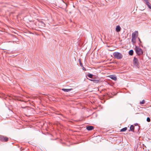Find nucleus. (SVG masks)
Here are the masks:
<instances>
[{"label": "nucleus", "mask_w": 151, "mask_h": 151, "mask_svg": "<svg viewBox=\"0 0 151 151\" xmlns=\"http://www.w3.org/2000/svg\"><path fill=\"white\" fill-rule=\"evenodd\" d=\"M113 55L115 58L117 59H121L123 57L122 54L119 52H115L113 53Z\"/></svg>", "instance_id": "f257e3e1"}, {"label": "nucleus", "mask_w": 151, "mask_h": 151, "mask_svg": "<svg viewBox=\"0 0 151 151\" xmlns=\"http://www.w3.org/2000/svg\"><path fill=\"white\" fill-rule=\"evenodd\" d=\"M135 50L136 53L138 55H142L143 53V52L142 50L140 48L138 47H135Z\"/></svg>", "instance_id": "f03ea898"}, {"label": "nucleus", "mask_w": 151, "mask_h": 151, "mask_svg": "<svg viewBox=\"0 0 151 151\" xmlns=\"http://www.w3.org/2000/svg\"><path fill=\"white\" fill-rule=\"evenodd\" d=\"M138 36V32L135 31L132 33V37H137Z\"/></svg>", "instance_id": "7ed1b4c3"}, {"label": "nucleus", "mask_w": 151, "mask_h": 151, "mask_svg": "<svg viewBox=\"0 0 151 151\" xmlns=\"http://www.w3.org/2000/svg\"><path fill=\"white\" fill-rule=\"evenodd\" d=\"M147 5V6L150 9H151V5L150 4L148 0H146V1L145 2Z\"/></svg>", "instance_id": "20e7f679"}, {"label": "nucleus", "mask_w": 151, "mask_h": 151, "mask_svg": "<svg viewBox=\"0 0 151 151\" xmlns=\"http://www.w3.org/2000/svg\"><path fill=\"white\" fill-rule=\"evenodd\" d=\"M116 31L118 32H120L121 30V28L119 25H118L116 27Z\"/></svg>", "instance_id": "39448f33"}, {"label": "nucleus", "mask_w": 151, "mask_h": 151, "mask_svg": "<svg viewBox=\"0 0 151 151\" xmlns=\"http://www.w3.org/2000/svg\"><path fill=\"white\" fill-rule=\"evenodd\" d=\"M109 77L111 78L114 81H116L117 80L116 77L114 75H110Z\"/></svg>", "instance_id": "423d86ee"}, {"label": "nucleus", "mask_w": 151, "mask_h": 151, "mask_svg": "<svg viewBox=\"0 0 151 151\" xmlns=\"http://www.w3.org/2000/svg\"><path fill=\"white\" fill-rule=\"evenodd\" d=\"M93 128L92 126H89L86 127V129L88 131H90L93 129Z\"/></svg>", "instance_id": "0eeeda50"}, {"label": "nucleus", "mask_w": 151, "mask_h": 151, "mask_svg": "<svg viewBox=\"0 0 151 151\" xmlns=\"http://www.w3.org/2000/svg\"><path fill=\"white\" fill-rule=\"evenodd\" d=\"M72 90V88L70 89H65V88H63L62 90L63 91H64L65 92H68L71 91Z\"/></svg>", "instance_id": "6e6552de"}, {"label": "nucleus", "mask_w": 151, "mask_h": 151, "mask_svg": "<svg viewBox=\"0 0 151 151\" xmlns=\"http://www.w3.org/2000/svg\"><path fill=\"white\" fill-rule=\"evenodd\" d=\"M133 63L135 64H137L138 61L137 59L135 57L134 58L133 60Z\"/></svg>", "instance_id": "1a4fd4ad"}, {"label": "nucleus", "mask_w": 151, "mask_h": 151, "mask_svg": "<svg viewBox=\"0 0 151 151\" xmlns=\"http://www.w3.org/2000/svg\"><path fill=\"white\" fill-rule=\"evenodd\" d=\"M132 42L134 44L136 42V37H132Z\"/></svg>", "instance_id": "9d476101"}, {"label": "nucleus", "mask_w": 151, "mask_h": 151, "mask_svg": "<svg viewBox=\"0 0 151 151\" xmlns=\"http://www.w3.org/2000/svg\"><path fill=\"white\" fill-rule=\"evenodd\" d=\"M87 76L89 78H93V75L91 74L88 73L87 74Z\"/></svg>", "instance_id": "9b49d317"}, {"label": "nucleus", "mask_w": 151, "mask_h": 151, "mask_svg": "<svg viewBox=\"0 0 151 151\" xmlns=\"http://www.w3.org/2000/svg\"><path fill=\"white\" fill-rule=\"evenodd\" d=\"M127 127H125L123 128H122L120 130V132H125L127 130Z\"/></svg>", "instance_id": "f8f14e48"}, {"label": "nucleus", "mask_w": 151, "mask_h": 151, "mask_svg": "<svg viewBox=\"0 0 151 151\" xmlns=\"http://www.w3.org/2000/svg\"><path fill=\"white\" fill-rule=\"evenodd\" d=\"M133 53V51L132 50H131L129 51V54L130 55H132Z\"/></svg>", "instance_id": "ddd939ff"}, {"label": "nucleus", "mask_w": 151, "mask_h": 151, "mask_svg": "<svg viewBox=\"0 0 151 151\" xmlns=\"http://www.w3.org/2000/svg\"><path fill=\"white\" fill-rule=\"evenodd\" d=\"M130 129L131 131H133L134 129V127L133 125H131L130 127Z\"/></svg>", "instance_id": "4468645a"}, {"label": "nucleus", "mask_w": 151, "mask_h": 151, "mask_svg": "<svg viewBox=\"0 0 151 151\" xmlns=\"http://www.w3.org/2000/svg\"><path fill=\"white\" fill-rule=\"evenodd\" d=\"M4 141L7 142L8 141V138L5 137H4Z\"/></svg>", "instance_id": "2eb2a0df"}, {"label": "nucleus", "mask_w": 151, "mask_h": 151, "mask_svg": "<svg viewBox=\"0 0 151 151\" xmlns=\"http://www.w3.org/2000/svg\"><path fill=\"white\" fill-rule=\"evenodd\" d=\"M4 136H0V141H4Z\"/></svg>", "instance_id": "dca6fc26"}, {"label": "nucleus", "mask_w": 151, "mask_h": 151, "mask_svg": "<svg viewBox=\"0 0 151 151\" xmlns=\"http://www.w3.org/2000/svg\"><path fill=\"white\" fill-rule=\"evenodd\" d=\"M145 101L144 100H143L142 101L140 102V104H144L145 103Z\"/></svg>", "instance_id": "f3484780"}, {"label": "nucleus", "mask_w": 151, "mask_h": 151, "mask_svg": "<svg viewBox=\"0 0 151 151\" xmlns=\"http://www.w3.org/2000/svg\"><path fill=\"white\" fill-rule=\"evenodd\" d=\"M147 121L148 122H150V119L149 117H147Z\"/></svg>", "instance_id": "a211bd4d"}, {"label": "nucleus", "mask_w": 151, "mask_h": 151, "mask_svg": "<svg viewBox=\"0 0 151 151\" xmlns=\"http://www.w3.org/2000/svg\"><path fill=\"white\" fill-rule=\"evenodd\" d=\"M90 81H93L94 82H95V81H97L96 80H90Z\"/></svg>", "instance_id": "6ab92c4d"}, {"label": "nucleus", "mask_w": 151, "mask_h": 151, "mask_svg": "<svg viewBox=\"0 0 151 151\" xmlns=\"http://www.w3.org/2000/svg\"><path fill=\"white\" fill-rule=\"evenodd\" d=\"M42 23L44 25V26L45 25V24L44 23Z\"/></svg>", "instance_id": "aec40b11"}, {"label": "nucleus", "mask_w": 151, "mask_h": 151, "mask_svg": "<svg viewBox=\"0 0 151 151\" xmlns=\"http://www.w3.org/2000/svg\"><path fill=\"white\" fill-rule=\"evenodd\" d=\"M143 0L145 2L146 1V0Z\"/></svg>", "instance_id": "412c9836"}, {"label": "nucleus", "mask_w": 151, "mask_h": 151, "mask_svg": "<svg viewBox=\"0 0 151 151\" xmlns=\"http://www.w3.org/2000/svg\"><path fill=\"white\" fill-rule=\"evenodd\" d=\"M139 40H140V39L139 38Z\"/></svg>", "instance_id": "4be33fe9"}]
</instances>
